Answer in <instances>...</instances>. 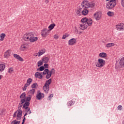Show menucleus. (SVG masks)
I'll list each match as a JSON object with an SVG mask.
<instances>
[{
	"mask_svg": "<svg viewBox=\"0 0 124 124\" xmlns=\"http://www.w3.org/2000/svg\"><path fill=\"white\" fill-rule=\"evenodd\" d=\"M23 38L25 41L29 40L30 42H35V41H37V40H38V38L37 37H34V35H33L32 32L24 34Z\"/></svg>",
	"mask_w": 124,
	"mask_h": 124,
	"instance_id": "nucleus-1",
	"label": "nucleus"
},
{
	"mask_svg": "<svg viewBox=\"0 0 124 124\" xmlns=\"http://www.w3.org/2000/svg\"><path fill=\"white\" fill-rule=\"evenodd\" d=\"M95 5V4L93 2H90L88 0H83L81 4V6L82 8L83 9H87V8H93Z\"/></svg>",
	"mask_w": 124,
	"mask_h": 124,
	"instance_id": "nucleus-2",
	"label": "nucleus"
},
{
	"mask_svg": "<svg viewBox=\"0 0 124 124\" xmlns=\"http://www.w3.org/2000/svg\"><path fill=\"white\" fill-rule=\"evenodd\" d=\"M51 83H52V78H50L46 81V83L43 86L44 91L46 93H48Z\"/></svg>",
	"mask_w": 124,
	"mask_h": 124,
	"instance_id": "nucleus-3",
	"label": "nucleus"
},
{
	"mask_svg": "<svg viewBox=\"0 0 124 124\" xmlns=\"http://www.w3.org/2000/svg\"><path fill=\"white\" fill-rule=\"evenodd\" d=\"M116 0H111L108 1L106 6L107 9H113V8L116 6V4H117Z\"/></svg>",
	"mask_w": 124,
	"mask_h": 124,
	"instance_id": "nucleus-4",
	"label": "nucleus"
},
{
	"mask_svg": "<svg viewBox=\"0 0 124 124\" xmlns=\"http://www.w3.org/2000/svg\"><path fill=\"white\" fill-rule=\"evenodd\" d=\"M106 62H105V60L102 59H98V62L96 63V67H100L101 68V67H103L104 65H105V63Z\"/></svg>",
	"mask_w": 124,
	"mask_h": 124,
	"instance_id": "nucleus-5",
	"label": "nucleus"
},
{
	"mask_svg": "<svg viewBox=\"0 0 124 124\" xmlns=\"http://www.w3.org/2000/svg\"><path fill=\"white\" fill-rule=\"evenodd\" d=\"M102 16V13L101 12H96L93 15V17L96 21H99L101 19V16Z\"/></svg>",
	"mask_w": 124,
	"mask_h": 124,
	"instance_id": "nucleus-6",
	"label": "nucleus"
},
{
	"mask_svg": "<svg viewBox=\"0 0 124 124\" xmlns=\"http://www.w3.org/2000/svg\"><path fill=\"white\" fill-rule=\"evenodd\" d=\"M44 96H45V95L43 93H41L40 92V91H38L37 93V95L36 96V98L38 100H41V99H42L44 98Z\"/></svg>",
	"mask_w": 124,
	"mask_h": 124,
	"instance_id": "nucleus-7",
	"label": "nucleus"
},
{
	"mask_svg": "<svg viewBox=\"0 0 124 124\" xmlns=\"http://www.w3.org/2000/svg\"><path fill=\"white\" fill-rule=\"evenodd\" d=\"M49 32L50 31H49V30L45 28L42 31L41 35L43 37H46V36H48Z\"/></svg>",
	"mask_w": 124,
	"mask_h": 124,
	"instance_id": "nucleus-8",
	"label": "nucleus"
},
{
	"mask_svg": "<svg viewBox=\"0 0 124 124\" xmlns=\"http://www.w3.org/2000/svg\"><path fill=\"white\" fill-rule=\"evenodd\" d=\"M116 30L117 31H123L124 30V24L123 23H120L116 25Z\"/></svg>",
	"mask_w": 124,
	"mask_h": 124,
	"instance_id": "nucleus-9",
	"label": "nucleus"
},
{
	"mask_svg": "<svg viewBox=\"0 0 124 124\" xmlns=\"http://www.w3.org/2000/svg\"><path fill=\"white\" fill-rule=\"evenodd\" d=\"M76 44V39L74 38L71 39L68 41V45L71 46L75 45Z\"/></svg>",
	"mask_w": 124,
	"mask_h": 124,
	"instance_id": "nucleus-10",
	"label": "nucleus"
},
{
	"mask_svg": "<svg viewBox=\"0 0 124 124\" xmlns=\"http://www.w3.org/2000/svg\"><path fill=\"white\" fill-rule=\"evenodd\" d=\"M11 55V51L10 50H8L6 52H5L4 54V58L7 59V58H9Z\"/></svg>",
	"mask_w": 124,
	"mask_h": 124,
	"instance_id": "nucleus-11",
	"label": "nucleus"
},
{
	"mask_svg": "<svg viewBox=\"0 0 124 124\" xmlns=\"http://www.w3.org/2000/svg\"><path fill=\"white\" fill-rule=\"evenodd\" d=\"M14 57L16 59V60H18L19 62H24V59H23L20 55L17 54H14Z\"/></svg>",
	"mask_w": 124,
	"mask_h": 124,
	"instance_id": "nucleus-12",
	"label": "nucleus"
},
{
	"mask_svg": "<svg viewBox=\"0 0 124 124\" xmlns=\"http://www.w3.org/2000/svg\"><path fill=\"white\" fill-rule=\"evenodd\" d=\"M18 113L16 116V120L17 121H20L21 120V117H22V114L23 113V111H17Z\"/></svg>",
	"mask_w": 124,
	"mask_h": 124,
	"instance_id": "nucleus-13",
	"label": "nucleus"
},
{
	"mask_svg": "<svg viewBox=\"0 0 124 124\" xmlns=\"http://www.w3.org/2000/svg\"><path fill=\"white\" fill-rule=\"evenodd\" d=\"M26 93H23L20 96V101H26Z\"/></svg>",
	"mask_w": 124,
	"mask_h": 124,
	"instance_id": "nucleus-14",
	"label": "nucleus"
},
{
	"mask_svg": "<svg viewBox=\"0 0 124 124\" xmlns=\"http://www.w3.org/2000/svg\"><path fill=\"white\" fill-rule=\"evenodd\" d=\"M35 78H38L39 79H42L43 76H42V75H41V73L38 72H37L35 74Z\"/></svg>",
	"mask_w": 124,
	"mask_h": 124,
	"instance_id": "nucleus-15",
	"label": "nucleus"
},
{
	"mask_svg": "<svg viewBox=\"0 0 124 124\" xmlns=\"http://www.w3.org/2000/svg\"><path fill=\"white\" fill-rule=\"evenodd\" d=\"M80 30H86V29L88 28V25H87L86 23L85 24H84V23H82L81 24H80Z\"/></svg>",
	"mask_w": 124,
	"mask_h": 124,
	"instance_id": "nucleus-16",
	"label": "nucleus"
},
{
	"mask_svg": "<svg viewBox=\"0 0 124 124\" xmlns=\"http://www.w3.org/2000/svg\"><path fill=\"white\" fill-rule=\"evenodd\" d=\"M22 108V107H20V106H18V110L16 111L13 115V118H16V115H17V113L18 111H22V109H21Z\"/></svg>",
	"mask_w": 124,
	"mask_h": 124,
	"instance_id": "nucleus-17",
	"label": "nucleus"
},
{
	"mask_svg": "<svg viewBox=\"0 0 124 124\" xmlns=\"http://www.w3.org/2000/svg\"><path fill=\"white\" fill-rule=\"evenodd\" d=\"M88 14L89 10H88V9H84V10L82 11V14L84 16H86V15H88Z\"/></svg>",
	"mask_w": 124,
	"mask_h": 124,
	"instance_id": "nucleus-18",
	"label": "nucleus"
},
{
	"mask_svg": "<svg viewBox=\"0 0 124 124\" xmlns=\"http://www.w3.org/2000/svg\"><path fill=\"white\" fill-rule=\"evenodd\" d=\"M5 69V65L4 64H0V72H2Z\"/></svg>",
	"mask_w": 124,
	"mask_h": 124,
	"instance_id": "nucleus-19",
	"label": "nucleus"
},
{
	"mask_svg": "<svg viewBox=\"0 0 124 124\" xmlns=\"http://www.w3.org/2000/svg\"><path fill=\"white\" fill-rule=\"evenodd\" d=\"M86 23V25L89 26H92V25H93V19L92 18L88 19V21Z\"/></svg>",
	"mask_w": 124,
	"mask_h": 124,
	"instance_id": "nucleus-20",
	"label": "nucleus"
},
{
	"mask_svg": "<svg viewBox=\"0 0 124 124\" xmlns=\"http://www.w3.org/2000/svg\"><path fill=\"white\" fill-rule=\"evenodd\" d=\"M100 58H106L107 57V54L105 52H101L99 54Z\"/></svg>",
	"mask_w": 124,
	"mask_h": 124,
	"instance_id": "nucleus-21",
	"label": "nucleus"
},
{
	"mask_svg": "<svg viewBox=\"0 0 124 124\" xmlns=\"http://www.w3.org/2000/svg\"><path fill=\"white\" fill-rule=\"evenodd\" d=\"M42 61L45 63H47L49 62V58L47 57H45L42 59Z\"/></svg>",
	"mask_w": 124,
	"mask_h": 124,
	"instance_id": "nucleus-22",
	"label": "nucleus"
},
{
	"mask_svg": "<svg viewBox=\"0 0 124 124\" xmlns=\"http://www.w3.org/2000/svg\"><path fill=\"white\" fill-rule=\"evenodd\" d=\"M119 64L121 66L124 67V57L120 60L119 62Z\"/></svg>",
	"mask_w": 124,
	"mask_h": 124,
	"instance_id": "nucleus-23",
	"label": "nucleus"
},
{
	"mask_svg": "<svg viewBox=\"0 0 124 124\" xmlns=\"http://www.w3.org/2000/svg\"><path fill=\"white\" fill-rule=\"evenodd\" d=\"M5 36H6L5 33H1L0 35V41H3V40H4V37H5Z\"/></svg>",
	"mask_w": 124,
	"mask_h": 124,
	"instance_id": "nucleus-24",
	"label": "nucleus"
},
{
	"mask_svg": "<svg viewBox=\"0 0 124 124\" xmlns=\"http://www.w3.org/2000/svg\"><path fill=\"white\" fill-rule=\"evenodd\" d=\"M34 93H35V90L32 89L29 91L28 93H29L30 95H31L34 94Z\"/></svg>",
	"mask_w": 124,
	"mask_h": 124,
	"instance_id": "nucleus-25",
	"label": "nucleus"
},
{
	"mask_svg": "<svg viewBox=\"0 0 124 124\" xmlns=\"http://www.w3.org/2000/svg\"><path fill=\"white\" fill-rule=\"evenodd\" d=\"M31 95H29L28 96L26 97L25 101L27 102H30V101H31Z\"/></svg>",
	"mask_w": 124,
	"mask_h": 124,
	"instance_id": "nucleus-26",
	"label": "nucleus"
},
{
	"mask_svg": "<svg viewBox=\"0 0 124 124\" xmlns=\"http://www.w3.org/2000/svg\"><path fill=\"white\" fill-rule=\"evenodd\" d=\"M55 27H56V24H50L49 26H48V31H52V30H53V29H54V28H55Z\"/></svg>",
	"mask_w": 124,
	"mask_h": 124,
	"instance_id": "nucleus-27",
	"label": "nucleus"
},
{
	"mask_svg": "<svg viewBox=\"0 0 124 124\" xmlns=\"http://www.w3.org/2000/svg\"><path fill=\"white\" fill-rule=\"evenodd\" d=\"M45 52H46V50L45 49H43V50L40 51L38 52V57H40V56H41L42 55H43V54H44V53H45Z\"/></svg>",
	"mask_w": 124,
	"mask_h": 124,
	"instance_id": "nucleus-28",
	"label": "nucleus"
},
{
	"mask_svg": "<svg viewBox=\"0 0 124 124\" xmlns=\"http://www.w3.org/2000/svg\"><path fill=\"white\" fill-rule=\"evenodd\" d=\"M75 103V101H73V100H71V101H69L67 104V105L68 106H71L72 105H74V104Z\"/></svg>",
	"mask_w": 124,
	"mask_h": 124,
	"instance_id": "nucleus-29",
	"label": "nucleus"
},
{
	"mask_svg": "<svg viewBox=\"0 0 124 124\" xmlns=\"http://www.w3.org/2000/svg\"><path fill=\"white\" fill-rule=\"evenodd\" d=\"M31 82H32V79H31V78H29L27 79V83L26 84H27V85L30 86L31 83Z\"/></svg>",
	"mask_w": 124,
	"mask_h": 124,
	"instance_id": "nucleus-30",
	"label": "nucleus"
},
{
	"mask_svg": "<svg viewBox=\"0 0 124 124\" xmlns=\"http://www.w3.org/2000/svg\"><path fill=\"white\" fill-rule=\"evenodd\" d=\"M115 44L114 43H108L106 45L107 48H110V47H112L114 46Z\"/></svg>",
	"mask_w": 124,
	"mask_h": 124,
	"instance_id": "nucleus-31",
	"label": "nucleus"
},
{
	"mask_svg": "<svg viewBox=\"0 0 124 124\" xmlns=\"http://www.w3.org/2000/svg\"><path fill=\"white\" fill-rule=\"evenodd\" d=\"M107 15L109 16V17H112L114 16V12H111V11H108L107 13Z\"/></svg>",
	"mask_w": 124,
	"mask_h": 124,
	"instance_id": "nucleus-32",
	"label": "nucleus"
},
{
	"mask_svg": "<svg viewBox=\"0 0 124 124\" xmlns=\"http://www.w3.org/2000/svg\"><path fill=\"white\" fill-rule=\"evenodd\" d=\"M30 103L29 102L25 101L23 106V108H25V107H26L30 106Z\"/></svg>",
	"mask_w": 124,
	"mask_h": 124,
	"instance_id": "nucleus-33",
	"label": "nucleus"
},
{
	"mask_svg": "<svg viewBox=\"0 0 124 124\" xmlns=\"http://www.w3.org/2000/svg\"><path fill=\"white\" fill-rule=\"evenodd\" d=\"M81 21L82 23H87V22H88V18L83 17L81 19Z\"/></svg>",
	"mask_w": 124,
	"mask_h": 124,
	"instance_id": "nucleus-34",
	"label": "nucleus"
},
{
	"mask_svg": "<svg viewBox=\"0 0 124 124\" xmlns=\"http://www.w3.org/2000/svg\"><path fill=\"white\" fill-rule=\"evenodd\" d=\"M44 69H45V67H44V66H42L41 67H40V68H38L37 69V71H43V70H44Z\"/></svg>",
	"mask_w": 124,
	"mask_h": 124,
	"instance_id": "nucleus-35",
	"label": "nucleus"
},
{
	"mask_svg": "<svg viewBox=\"0 0 124 124\" xmlns=\"http://www.w3.org/2000/svg\"><path fill=\"white\" fill-rule=\"evenodd\" d=\"M49 73V69H46L44 70V72H43V74L44 75H46V74Z\"/></svg>",
	"mask_w": 124,
	"mask_h": 124,
	"instance_id": "nucleus-36",
	"label": "nucleus"
},
{
	"mask_svg": "<svg viewBox=\"0 0 124 124\" xmlns=\"http://www.w3.org/2000/svg\"><path fill=\"white\" fill-rule=\"evenodd\" d=\"M24 49H27V46L25 45H22L21 46V50L24 51L25 50Z\"/></svg>",
	"mask_w": 124,
	"mask_h": 124,
	"instance_id": "nucleus-37",
	"label": "nucleus"
},
{
	"mask_svg": "<svg viewBox=\"0 0 124 124\" xmlns=\"http://www.w3.org/2000/svg\"><path fill=\"white\" fill-rule=\"evenodd\" d=\"M37 64L38 67L41 66V65H42V64H43V61L41 60L38 61Z\"/></svg>",
	"mask_w": 124,
	"mask_h": 124,
	"instance_id": "nucleus-38",
	"label": "nucleus"
},
{
	"mask_svg": "<svg viewBox=\"0 0 124 124\" xmlns=\"http://www.w3.org/2000/svg\"><path fill=\"white\" fill-rule=\"evenodd\" d=\"M36 86H38V85L37 84V83L35 82L31 85V87L32 88V89H34L36 87Z\"/></svg>",
	"mask_w": 124,
	"mask_h": 124,
	"instance_id": "nucleus-39",
	"label": "nucleus"
},
{
	"mask_svg": "<svg viewBox=\"0 0 124 124\" xmlns=\"http://www.w3.org/2000/svg\"><path fill=\"white\" fill-rule=\"evenodd\" d=\"M5 111V109H2L1 111L0 112V117H2L3 115V113Z\"/></svg>",
	"mask_w": 124,
	"mask_h": 124,
	"instance_id": "nucleus-40",
	"label": "nucleus"
},
{
	"mask_svg": "<svg viewBox=\"0 0 124 124\" xmlns=\"http://www.w3.org/2000/svg\"><path fill=\"white\" fill-rule=\"evenodd\" d=\"M13 72V67H10L8 69V73H10L11 74Z\"/></svg>",
	"mask_w": 124,
	"mask_h": 124,
	"instance_id": "nucleus-41",
	"label": "nucleus"
},
{
	"mask_svg": "<svg viewBox=\"0 0 124 124\" xmlns=\"http://www.w3.org/2000/svg\"><path fill=\"white\" fill-rule=\"evenodd\" d=\"M51 76H52V75L51 74H50L49 73V72L46 74V79H49V78H51Z\"/></svg>",
	"mask_w": 124,
	"mask_h": 124,
	"instance_id": "nucleus-42",
	"label": "nucleus"
},
{
	"mask_svg": "<svg viewBox=\"0 0 124 124\" xmlns=\"http://www.w3.org/2000/svg\"><path fill=\"white\" fill-rule=\"evenodd\" d=\"M25 103V101H20V103L19 104V106H20L21 107H22L23 106V104Z\"/></svg>",
	"mask_w": 124,
	"mask_h": 124,
	"instance_id": "nucleus-43",
	"label": "nucleus"
},
{
	"mask_svg": "<svg viewBox=\"0 0 124 124\" xmlns=\"http://www.w3.org/2000/svg\"><path fill=\"white\" fill-rule=\"evenodd\" d=\"M28 87H29V86L27 84H25L24 85V87L22 88L23 91H27V88H28Z\"/></svg>",
	"mask_w": 124,
	"mask_h": 124,
	"instance_id": "nucleus-44",
	"label": "nucleus"
},
{
	"mask_svg": "<svg viewBox=\"0 0 124 124\" xmlns=\"http://www.w3.org/2000/svg\"><path fill=\"white\" fill-rule=\"evenodd\" d=\"M49 73L50 74V75H52L53 73H55V69L52 68L50 71L49 72Z\"/></svg>",
	"mask_w": 124,
	"mask_h": 124,
	"instance_id": "nucleus-45",
	"label": "nucleus"
},
{
	"mask_svg": "<svg viewBox=\"0 0 124 124\" xmlns=\"http://www.w3.org/2000/svg\"><path fill=\"white\" fill-rule=\"evenodd\" d=\"M53 96H54V94H50L48 97V100H51V99H52V97H53Z\"/></svg>",
	"mask_w": 124,
	"mask_h": 124,
	"instance_id": "nucleus-46",
	"label": "nucleus"
},
{
	"mask_svg": "<svg viewBox=\"0 0 124 124\" xmlns=\"http://www.w3.org/2000/svg\"><path fill=\"white\" fill-rule=\"evenodd\" d=\"M76 13L78 16L81 15V11L80 10H77Z\"/></svg>",
	"mask_w": 124,
	"mask_h": 124,
	"instance_id": "nucleus-47",
	"label": "nucleus"
},
{
	"mask_svg": "<svg viewBox=\"0 0 124 124\" xmlns=\"http://www.w3.org/2000/svg\"><path fill=\"white\" fill-rule=\"evenodd\" d=\"M117 108H118V110H120L121 111L123 108V107L121 105H119L118 106Z\"/></svg>",
	"mask_w": 124,
	"mask_h": 124,
	"instance_id": "nucleus-48",
	"label": "nucleus"
},
{
	"mask_svg": "<svg viewBox=\"0 0 124 124\" xmlns=\"http://www.w3.org/2000/svg\"><path fill=\"white\" fill-rule=\"evenodd\" d=\"M48 65L47 63H45L44 64V67H45V68H48Z\"/></svg>",
	"mask_w": 124,
	"mask_h": 124,
	"instance_id": "nucleus-49",
	"label": "nucleus"
},
{
	"mask_svg": "<svg viewBox=\"0 0 124 124\" xmlns=\"http://www.w3.org/2000/svg\"><path fill=\"white\" fill-rule=\"evenodd\" d=\"M67 37V36L66 35H63L62 37V39H65Z\"/></svg>",
	"mask_w": 124,
	"mask_h": 124,
	"instance_id": "nucleus-50",
	"label": "nucleus"
},
{
	"mask_svg": "<svg viewBox=\"0 0 124 124\" xmlns=\"http://www.w3.org/2000/svg\"><path fill=\"white\" fill-rule=\"evenodd\" d=\"M121 4L123 7H124V0H122Z\"/></svg>",
	"mask_w": 124,
	"mask_h": 124,
	"instance_id": "nucleus-51",
	"label": "nucleus"
},
{
	"mask_svg": "<svg viewBox=\"0 0 124 124\" xmlns=\"http://www.w3.org/2000/svg\"><path fill=\"white\" fill-rule=\"evenodd\" d=\"M54 38L55 39H58L59 38V36H58V35H55Z\"/></svg>",
	"mask_w": 124,
	"mask_h": 124,
	"instance_id": "nucleus-52",
	"label": "nucleus"
},
{
	"mask_svg": "<svg viewBox=\"0 0 124 124\" xmlns=\"http://www.w3.org/2000/svg\"><path fill=\"white\" fill-rule=\"evenodd\" d=\"M29 107H25V108H24V107H22V108L23 109H25V110H28V109L29 108Z\"/></svg>",
	"mask_w": 124,
	"mask_h": 124,
	"instance_id": "nucleus-53",
	"label": "nucleus"
},
{
	"mask_svg": "<svg viewBox=\"0 0 124 124\" xmlns=\"http://www.w3.org/2000/svg\"><path fill=\"white\" fill-rule=\"evenodd\" d=\"M22 122H26V117H23V119L22 120Z\"/></svg>",
	"mask_w": 124,
	"mask_h": 124,
	"instance_id": "nucleus-54",
	"label": "nucleus"
},
{
	"mask_svg": "<svg viewBox=\"0 0 124 124\" xmlns=\"http://www.w3.org/2000/svg\"><path fill=\"white\" fill-rule=\"evenodd\" d=\"M27 110H28L26 111L27 113H28V112H30L31 111V108H29Z\"/></svg>",
	"mask_w": 124,
	"mask_h": 124,
	"instance_id": "nucleus-55",
	"label": "nucleus"
},
{
	"mask_svg": "<svg viewBox=\"0 0 124 124\" xmlns=\"http://www.w3.org/2000/svg\"><path fill=\"white\" fill-rule=\"evenodd\" d=\"M78 10H79V11H80V12H82V8H78Z\"/></svg>",
	"mask_w": 124,
	"mask_h": 124,
	"instance_id": "nucleus-56",
	"label": "nucleus"
},
{
	"mask_svg": "<svg viewBox=\"0 0 124 124\" xmlns=\"http://www.w3.org/2000/svg\"><path fill=\"white\" fill-rule=\"evenodd\" d=\"M16 122H17V121H16V120H14L13 122H12L11 124H13V123H16Z\"/></svg>",
	"mask_w": 124,
	"mask_h": 124,
	"instance_id": "nucleus-57",
	"label": "nucleus"
},
{
	"mask_svg": "<svg viewBox=\"0 0 124 124\" xmlns=\"http://www.w3.org/2000/svg\"><path fill=\"white\" fill-rule=\"evenodd\" d=\"M27 115H28V112H26V113L24 114V115L23 117H26V116H27Z\"/></svg>",
	"mask_w": 124,
	"mask_h": 124,
	"instance_id": "nucleus-58",
	"label": "nucleus"
},
{
	"mask_svg": "<svg viewBox=\"0 0 124 124\" xmlns=\"http://www.w3.org/2000/svg\"><path fill=\"white\" fill-rule=\"evenodd\" d=\"M45 2H46V3H48L49 2V0H46Z\"/></svg>",
	"mask_w": 124,
	"mask_h": 124,
	"instance_id": "nucleus-59",
	"label": "nucleus"
},
{
	"mask_svg": "<svg viewBox=\"0 0 124 124\" xmlns=\"http://www.w3.org/2000/svg\"><path fill=\"white\" fill-rule=\"evenodd\" d=\"M29 112H29V115H30V114H31V110H30Z\"/></svg>",
	"mask_w": 124,
	"mask_h": 124,
	"instance_id": "nucleus-60",
	"label": "nucleus"
},
{
	"mask_svg": "<svg viewBox=\"0 0 124 124\" xmlns=\"http://www.w3.org/2000/svg\"><path fill=\"white\" fill-rule=\"evenodd\" d=\"M106 0V1H109H109H111V0Z\"/></svg>",
	"mask_w": 124,
	"mask_h": 124,
	"instance_id": "nucleus-61",
	"label": "nucleus"
},
{
	"mask_svg": "<svg viewBox=\"0 0 124 124\" xmlns=\"http://www.w3.org/2000/svg\"><path fill=\"white\" fill-rule=\"evenodd\" d=\"M1 79V76L0 75V80Z\"/></svg>",
	"mask_w": 124,
	"mask_h": 124,
	"instance_id": "nucleus-62",
	"label": "nucleus"
},
{
	"mask_svg": "<svg viewBox=\"0 0 124 124\" xmlns=\"http://www.w3.org/2000/svg\"><path fill=\"white\" fill-rule=\"evenodd\" d=\"M25 124V122H23V121H22V123L21 124Z\"/></svg>",
	"mask_w": 124,
	"mask_h": 124,
	"instance_id": "nucleus-63",
	"label": "nucleus"
}]
</instances>
